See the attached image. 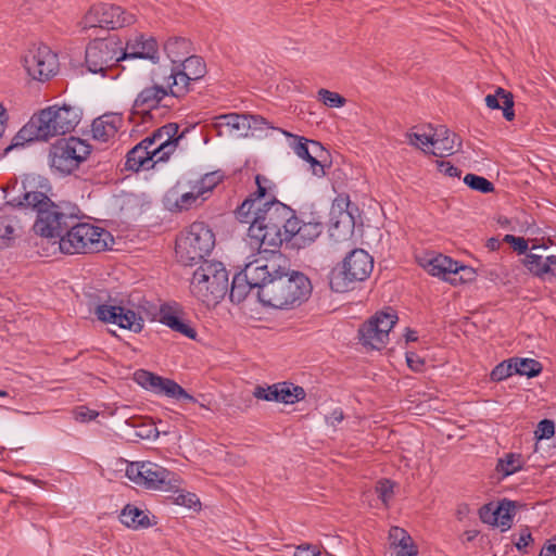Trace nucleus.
<instances>
[{"mask_svg": "<svg viewBox=\"0 0 556 556\" xmlns=\"http://www.w3.org/2000/svg\"><path fill=\"white\" fill-rule=\"evenodd\" d=\"M267 276L260 286L258 300L265 306L290 308L301 305L312 293V283L306 275L274 262L262 264Z\"/></svg>", "mask_w": 556, "mask_h": 556, "instance_id": "1", "label": "nucleus"}, {"mask_svg": "<svg viewBox=\"0 0 556 556\" xmlns=\"http://www.w3.org/2000/svg\"><path fill=\"white\" fill-rule=\"evenodd\" d=\"M295 212L287 204L270 197L257 205L255 216L248 229V242L258 253L279 251Z\"/></svg>", "mask_w": 556, "mask_h": 556, "instance_id": "2", "label": "nucleus"}, {"mask_svg": "<svg viewBox=\"0 0 556 556\" xmlns=\"http://www.w3.org/2000/svg\"><path fill=\"white\" fill-rule=\"evenodd\" d=\"M23 197L24 202H16L15 205H25V214H36L33 228L40 237L59 242L71 224L76 222L75 206L56 204L40 191H26Z\"/></svg>", "mask_w": 556, "mask_h": 556, "instance_id": "3", "label": "nucleus"}, {"mask_svg": "<svg viewBox=\"0 0 556 556\" xmlns=\"http://www.w3.org/2000/svg\"><path fill=\"white\" fill-rule=\"evenodd\" d=\"M228 271L220 262L203 261L193 273L190 289L202 303L216 305L228 291Z\"/></svg>", "mask_w": 556, "mask_h": 556, "instance_id": "4", "label": "nucleus"}, {"mask_svg": "<svg viewBox=\"0 0 556 556\" xmlns=\"http://www.w3.org/2000/svg\"><path fill=\"white\" fill-rule=\"evenodd\" d=\"M111 233L103 228L89 223L80 222L78 215L76 222L71 224L64 236L59 241L60 251L63 254H88L104 251Z\"/></svg>", "mask_w": 556, "mask_h": 556, "instance_id": "5", "label": "nucleus"}, {"mask_svg": "<svg viewBox=\"0 0 556 556\" xmlns=\"http://www.w3.org/2000/svg\"><path fill=\"white\" fill-rule=\"evenodd\" d=\"M374 269V258L363 249H353L329 274V286L334 292L353 290L365 281Z\"/></svg>", "mask_w": 556, "mask_h": 556, "instance_id": "6", "label": "nucleus"}, {"mask_svg": "<svg viewBox=\"0 0 556 556\" xmlns=\"http://www.w3.org/2000/svg\"><path fill=\"white\" fill-rule=\"evenodd\" d=\"M215 247V235L203 222L192 223L185 233L176 240V256L185 266L206 261Z\"/></svg>", "mask_w": 556, "mask_h": 556, "instance_id": "7", "label": "nucleus"}, {"mask_svg": "<svg viewBox=\"0 0 556 556\" xmlns=\"http://www.w3.org/2000/svg\"><path fill=\"white\" fill-rule=\"evenodd\" d=\"M33 117L37 124V134L41 140L47 141L73 131L80 122L81 112L74 105H51L40 110Z\"/></svg>", "mask_w": 556, "mask_h": 556, "instance_id": "8", "label": "nucleus"}, {"mask_svg": "<svg viewBox=\"0 0 556 556\" xmlns=\"http://www.w3.org/2000/svg\"><path fill=\"white\" fill-rule=\"evenodd\" d=\"M122 50L123 43L117 36L94 38L86 47L85 63L88 71L104 75L117 62L125 60Z\"/></svg>", "mask_w": 556, "mask_h": 556, "instance_id": "9", "label": "nucleus"}, {"mask_svg": "<svg viewBox=\"0 0 556 556\" xmlns=\"http://www.w3.org/2000/svg\"><path fill=\"white\" fill-rule=\"evenodd\" d=\"M135 22L136 16L119 5L97 3L90 7L78 26L81 31L96 28L117 29L132 25Z\"/></svg>", "mask_w": 556, "mask_h": 556, "instance_id": "10", "label": "nucleus"}, {"mask_svg": "<svg viewBox=\"0 0 556 556\" xmlns=\"http://www.w3.org/2000/svg\"><path fill=\"white\" fill-rule=\"evenodd\" d=\"M91 152V146L77 137L63 138L52 144L51 167L68 175L79 167Z\"/></svg>", "mask_w": 556, "mask_h": 556, "instance_id": "11", "label": "nucleus"}, {"mask_svg": "<svg viewBox=\"0 0 556 556\" xmlns=\"http://www.w3.org/2000/svg\"><path fill=\"white\" fill-rule=\"evenodd\" d=\"M267 275L266 270H262L260 261L248 264L242 271L236 274L232 278L229 290L230 301L237 304L241 303L253 289H256V295L258 296L260 286Z\"/></svg>", "mask_w": 556, "mask_h": 556, "instance_id": "12", "label": "nucleus"}, {"mask_svg": "<svg viewBox=\"0 0 556 556\" xmlns=\"http://www.w3.org/2000/svg\"><path fill=\"white\" fill-rule=\"evenodd\" d=\"M24 67L33 79L48 80L55 73L56 55L45 45L31 48L24 56Z\"/></svg>", "mask_w": 556, "mask_h": 556, "instance_id": "13", "label": "nucleus"}, {"mask_svg": "<svg viewBox=\"0 0 556 556\" xmlns=\"http://www.w3.org/2000/svg\"><path fill=\"white\" fill-rule=\"evenodd\" d=\"M135 381L146 389L162 393L176 400H185L191 403H198V400L189 394L176 381L163 378L144 369H139L134 375Z\"/></svg>", "mask_w": 556, "mask_h": 556, "instance_id": "14", "label": "nucleus"}, {"mask_svg": "<svg viewBox=\"0 0 556 556\" xmlns=\"http://www.w3.org/2000/svg\"><path fill=\"white\" fill-rule=\"evenodd\" d=\"M103 323H111L136 333L143 329L144 320L139 313L122 305L100 304L94 312Z\"/></svg>", "mask_w": 556, "mask_h": 556, "instance_id": "15", "label": "nucleus"}, {"mask_svg": "<svg viewBox=\"0 0 556 556\" xmlns=\"http://www.w3.org/2000/svg\"><path fill=\"white\" fill-rule=\"evenodd\" d=\"M289 230L283 242L293 249H305L313 244L316 239L323 233L324 226L320 222L308 220L305 222L294 215L290 225Z\"/></svg>", "mask_w": 556, "mask_h": 556, "instance_id": "16", "label": "nucleus"}, {"mask_svg": "<svg viewBox=\"0 0 556 556\" xmlns=\"http://www.w3.org/2000/svg\"><path fill=\"white\" fill-rule=\"evenodd\" d=\"M160 106L169 109L174 106L173 98L165 85H153L142 89L136 97L132 113L148 115Z\"/></svg>", "mask_w": 556, "mask_h": 556, "instance_id": "17", "label": "nucleus"}, {"mask_svg": "<svg viewBox=\"0 0 556 556\" xmlns=\"http://www.w3.org/2000/svg\"><path fill=\"white\" fill-rule=\"evenodd\" d=\"M188 131L189 129L186 128L179 132V125L177 123H167L155 129L152 134L159 143L157 147L154 148L156 162H167Z\"/></svg>", "mask_w": 556, "mask_h": 556, "instance_id": "18", "label": "nucleus"}, {"mask_svg": "<svg viewBox=\"0 0 556 556\" xmlns=\"http://www.w3.org/2000/svg\"><path fill=\"white\" fill-rule=\"evenodd\" d=\"M180 484L181 479L177 473L155 463L146 462L142 486L150 490L172 491L178 490Z\"/></svg>", "mask_w": 556, "mask_h": 556, "instance_id": "19", "label": "nucleus"}, {"mask_svg": "<svg viewBox=\"0 0 556 556\" xmlns=\"http://www.w3.org/2000/svg\"><path fill=\"white\" fill-rule=\"evenodd\" d=\"M16 202H24V197H14L7 200L0 207V249L9 248L15 239V229L18 224L14 211L25 213V205H15Z\"/></svg>", "mask_w": 556, "mask_h": 556, "instance_id": "20", "label": "nucleus"}, {"mask_svg": "<svg viewBox=\"0 0 556 556\" xmlns=\"http://www.w3.org/2000/svg\"><path fill=\"white\" fill-rule=\"evenodd\" d=\"M516 510V502L503 500L497 505L493 503L484 504L479 509V517L482 522L491 526H500L502 531L511 527Z\"/></svg>", "mask_w": 556, "mask_h": 556, "instance_id": "21", "label": "nucleus"}, {"mask_svg": "<svg viewBox=\"0 0 556 556\" xmlns=\"http://www.w3.org/2000/svg\"><path fill=\"white\" fill-rule=\"evenodd\" d=\"M349 195H338L333 201L331 214L333 215L336 210L339 211V216L336 222L332 223L329 231L330 238L334 241H339L341 237L343 239H350L354 232V217L349 211L350 206Z\"/></svg>", "mask_w": 556, "mask_h": 556, "instance_id": "22", "label": "nucleus"}, {"mask_svg": "<svg viewBox=\"0 0 556 556\" xmlns=\"http://www.w3.org/2000/svg\"><path fill=\"white\" fill-rule=\"evenodd\" d=\"M125 59H144L155 62L159 60V47L153 37L146 38L143 35H136L127 40L123 47Z\"/></svg>", "mask_w": 556, "mask_h": 556, "instance_id": "23", "label": "nucleus"}, {"mask_svg": "<svg viewBox=\"0 0 556 556\" xmlns=\"http://www.w3.org/2000/svg\"><path fill=\"white\" fill-rule=\"evenodd\" d=\"M432 147L435 149L432 154L443 157L458 151L462 147V139L446 126L440 125L433 129Z\"/></svg>", "mask_w": 556, "mask_h": 556, "instance_id": "24", "label": "nucleus"}, {"mask_svg": "<svg viewBox=\"0 0 556 556\" xmlns=\"http://www.w3.org/2000/svg\"><path fill=\"white\" fill-rule=\"evenodd\" d=\"M425 268L430 275L441 277L443 280L456 285L457 262L451 257L439 254L428 261Z\"/></svg>", "mask_w": 556, "mask_h": 556, "instance_id": "25", "label": "nucleus"}, {"mask_svg": "<svg viewBox=\"0 0 556 556\" xmlns=\"http://www.w3.org/2000/svg\"><path fill=\"white\" fill-rule=\"evenodd\" d=\"M122 124V117L117 114H104L92 122V137L101 142H108L115 137Z\"/></svg>", "mask_w": 556, "mask_h": 556, "instance_id": "26", "label": "nucleus"}, {"mask_svg": "<svg viewBox=\"0 0 556 556\" xmlns=\"http://www.w3.org/2000/svg\"><path fill=\"white\" fill-rule=\"evenodd\" d=\"M156 155L154 149L148 151L143 146L138 143L126 154L125 168L127 170L139 172L140 169L153 168L156 164Z\"/></svg>", "mask_w": 556, "mask_h": 556, "instance_id": "27", "label": "nucleus"}, {"mask_svg": "<svg viewBox=\"0 0 556 556\" xmlns=\"http://www.w3.org/2000/svg\"><path fill=\"white\" fill-rule=\"evenodd\" d=\"M160 321L189 339H195L197 337V331L178 315L177 309L169 305L161 306Z\"/></svg>", "mask_w": 556, "mask_h": 556, "instance_id": "28", "label": "nucleus"}, {"mask_svg": "<svg viewBox=\"0 0 556 556\" xmlns=\"http://www.w3.org/2000/svg\"><path fill=\"white\" fill-rule=\"evenodd\" d=\"M191 81H194L191 75H187L179 66L173 65L165 86L170 97L174 99L186 96L190 90L189 86Z\"/></svg>", "mask_w": 556, "mask_h": 556, "instance_id": "29", "label": "nucleus"}, {"mask_svg": "<svg viewBox=\"0 0 556 556\" xmlns=\"http://www.w3.org/2000/svg\"><path fill=\"white\" fill-rule=\"evenodd\" d=\"M485 104L492 110H503V116L507 121L515 118L514 96L502 87H497L494 94L485 97Z\"/></svg>", "mask_w": 556, "mask_h": 556, "instance_id": "30", "label": "nucleus"}, {"mask_svg": "<svg viewBox=\"0 0 556 556\" xmlns=\"http://www.w3.org/2000/svg\"><path fill=\"white\" fill-rule=\"evenodd\" d=\"M281 132L286 137L293 138L296 141L293 147L294 152L296 153V155L299 157L305 160L306 162H308L311 164L313 175H315L317 177H323L326 174L325 167L320 163V161H315L312 157L311 152H309V140L304 137L293 135L287 130H281Z\"/></svg>", "mask_w": 556, "mask_h": 556, "instance_id": "31", "label": "nucleus"}, {"mask_svg": "<svg viewBox=\"0 0 556 556\" xmlns=\"http://www.w3.org/2000/svg\"><path fill=\"white\" fill-rule=\"evenodd\" d=\"M525 266L535 276L543 277L551 275L556 278V256L551 255L543 258L540 255L529 253L523 260Z\"/></svg>", "mask_w": 556, "mask_h": 556, "instance_id": "32", "label": "nucleus"}, {"mask_svg": "<svg viewBox=\"0 0 556 556\" xmlns=\"http://www.w3.org/2000/svg\"><path fill=\"white\" fill-rule=\"evenodd\" d=\"M215 119L214 127L218 136L223 135L224 129L228 132L239 131L242 136L248 135L249 125L245 124V121H248L245 114L229 113L216 116Z\"/></svg>", "mask_w": 556, "mask_h": 556, "instance_id": "33", "label": "nucleus"}, {"mask_svg": "<svg viewBox=\"0 0 556 556\" xmlns=\"http://www.w3.org/2000/svg\"><path fill=\"white\" fill-rule=\"evenodd\" d=\"M390 545L397 556H415L418 551L410 535L402 528L392 527L389 532Z\"/></svg>", "mask_w": 556, "mask_h": 556, "instance_id": "34", "label": "nucleus"}, {"mask_svg": "<svg viewBox=\"0 0 556 556\" xmlns=\"http://www.w3.org/2000/svg\"><path fill=\"white\" fill-rule=\"evenodd\" d=\"M378 318H370L359 328V339L364 345H369L372 349L380 350L387 343V338L380 336V329L377 325Z\"/></svg>", "mask_w": 556, "mask_h": 556, "instance_id": "35", "label": "nucleus"}, {"mask_svg": "<svg viewBox=\"0 0 556 556\" xmlns=\"http://www.w3.org/2000/svg\"><path fill=\"white\" fill-rule=\"evenodd\" d=\"M121 521L128 528L139 529L152 526L149 516L135 505L127 504L121 513Z\"/></svg>", "mask_w": 556, "mask_h": 556, "instance_id": "36", "label": "nucleus"}, {"mask_svg": "<svg viewBox=\"0 0 556 556\" xmlns=\"http://www.w3.org/2000/svg\"><path fill=\"white\" fill-rule=\"evenodd\" d=\"M191 50L190 40L184 37H172L164 43V51L170 59L173 65L181 62L182 59L190 54Z\"/></svg>", "mask_w": 556, "mask_h": 556, "instance_id": "37", "label": "nucleus"}, {"mask_svg": "<svg viewBox=\"0 0 556 556\" xmlns=\"http://www.w3.org/2000/svg\"><path fill=\"white\" fill-rule=\"evenodd\" d=\"M126 425L134 428V432L130 434L132 440L138 439H155L159 435L156 427L141 416H134L126 420Z\"/></svg>", "mask_w": 556, "mask_h": 556, "instance_id": "38", "label": "nucleus"}, {"mask_svg": "<svg viewBox=\"0 0 556 556\" xmlns=\"http://www.w3.org/2000/svg\"><path fill=\"white\" fill-rule=\"evenodd\" d=\"M37 124L34 117L14 136L11 144H9L4 152L8 153L14 148L23 147L25 143H30L35 140H41L39 134H37Z\"/></svg>", "mask_w": 556, "mask_h": 556, "instance_id": "39", "label": "nucleus"}, {"mask_svg": "<svg viewBox=\"0 0 556 556\" xmlns=\"http://www.w3.org/2000/svg\"><path fill=\"white\" fill-rule=\"evenodd\" d=\"M279 392V402L283 404H294L305 399L306 392L300 387L292 382L283 381L276 383Z\"/></svg>", "mask_w": 556, "mask_h": 556, "instance_id": "40", "label": "nucleus"}, {"mask_svg": "<svg viewBox=\"0 0 556 556\" xmlns=\"http://www.w3.org/2000/svg\"><path fill=\"white\" fill-rule=\"evenodd\" d=\"M175 65L179 66L187 75H191L193 80L201 79L206 73L205 62L199 55H188Z\"/></svg>", "mask_w": 556, "mask_h": 556, "instance_id": "41", "label": "nucleus"}, {"mask_svg": "<svg viewBox=\"0 0 556 556\" xmlns=\"http://www.w3.org/2000/svg\"><path fill=\"white\" fill-rule=\"evenodd\" d=\"M523 467L522 457L520 454L508 453L504 457L500 458L496 464V471L506 478Z\"/></svg>", "mask_w": 556, "mask_h": 556, "instance_id": "42", "label": "nucleus"}, {"mask_svg": "<svg viewBox=\"0 0 556 556\" xmlns=\"http://www.w3.org/2000/svg\"><path fill=\"white\" fill-rule=\"evenodd\" d=\"M514 374L533 378L540 375L543 367L542 364L532 358H513Z\"/></svg>", "mask_w": 556, "mask_h": 556, "instance_id": "43", "label": "nucleus"}, {"mask_svg": "<svg viewBox=\"0 0 556 556\" xmlns=\"http://www.w3.org/2000/svg\"><path fill=\"white\" fill-rule=\"evenodd\" d=\"M256 208H257V206H256V203L254 202V198L248 197L241 203V205H239L237 207V210L235 211L236 218L240 223H244V224H250L251 225V223L253 220V217L255 216Z\"/></svg>", "mask_w": 556, "mask_h": 556, "instance_id": "44", "label": "nucleus"}, {"mask_svg": "<svg viewBox=\"0 0 556 556\" xmlns=\"http://www.w3.org/2000/svg\"><path fill=\"white\" fill-rule=\"evenodd\" d=\"M464 182L472 190L481 193H491L494 191V185L489 179L475 174H467Z\"/></svg>", "mask_w": 556, "mask_h": 556, "instance_id": "45", "label": "nucleus"}, {"mask_svg": "<svg viewBox=\"0 0 556 556\" xmlns=\"http://www.w3.org/2000/svg\"><path fill=\"white\" fill-rule=\"evenodd\" d=\"M202 197L201 191L193 188L192 191L181 194L180 198L176 200L175 205L179 211H187L194 205L201 204L205 200V198Z\"/></svg>", "mask_w": 556, "mask_h": 556, "instance_id": "46", "label": "nucleus"}, {"mask_svg": "<svg viewBox=\"0 0 556 556\" xmlns=\"http://www.w3.org/2000/svg\"><path fill=\"white\" fill-rule=\"evenodd\" d=\"M265 182H269V179L263 175L255 176L256 191L251 193L249 197L254 198V202L258 205H262L263 202L267 201L270 197H275L270 193L271 186H264Z\"/></svg>", "mask_w": 556, "mask_h": 556, "instance_id": "47", "label": "nucleus"}, {"mask_svg": "<svg viewBox=\"0 0 556 556\" xmlns=\"http://www.w3.org/2000/svg\"><path fill=\"white\" fill-rule=\"evenodd\" d=\"M371 318H378L377 325L380 329V336L389 338V332L397 321V316L395 313H386V312H379L376 313L375 316Z\"/></svg>", "mask_w": 556, "mask_h": 556, "instance_id": "48", "label": "nucleus"}, {"mask_svg": "<svg viewBox=\"0 0 556 556\" xmlns=\"http://www.w3.org/2000/svg\"><path fill=\"white\" fill-rule=\"evenodd\" d=\"M222 180L223 175L219 172H212L205 174L201 180L197 182L194 189H199L204 195L205 193L211 192Z\"/></svg>", "mask_w": 556, "mask_h": 556, "instance_id": "49", "label": "nucleus"}, {"mask_svg": "<svg viewBox=\"0 0 556 556\" xmlns=\"http://www.w3.org/2000/svg\"><path fill=\"white\" fill-rule=\"evenodd\" d=\"M318 100L329 108H341L346 102V99L338 92L324 88L318 90Z\"/></svg>", "mask_w": 556, "mask_h": 556, "instance_id": "50", "label": "nucleus"}, {"mask_svg": "<svg viewBox=\"0 0 556 556\" xmlns=\"http://www.w3.org/2000/svg\"><path fill=\"white\" fill-rule=\"evenodd\" d=\"M253 396L257 400L267 402H279V392L276 383L271 386H256L253 391Z\"/></svg>", "mask_w": 556, "mask_h": 556, "instance_id": "51", "label": "nucleus"}, {"mask_svg": "<svg viewBox=\"0 0 556 556\" xmlns=\"http://www.w3.org/2000/svg\"><path fill=\"white\" fill-rule=\"evenodd\" d=\"M511 375H514L513 358L504 361L496 365L491 371L490 377L491 380L493 381H502L510 377Z\"/></svg>", "mask_w": 556, "mask_h": 556, "instance_id": "52", "label": "nucleus"}, {"mask_svg": "<svg viewBox=\"0 0 556 556\" xmlns=\"http://www.w3.org/2000/svg\"><path fill=\"white\" fill-rule=\"evenodd\" d=\"M146 472V462L130 463L126 468V476L135 483L142 485L143 475Z\"/></svg>", "mask_w": 556, "mask_h": 556, "instance_id": "53", "label": "nucleus"}, {"mask_svg": "<svg viewBox=\"0 0 556 556\" xmlns=\"http://www.w3.org/2000/svg\"><path fill=\"white\" fill-rule=\"evenodd\" d=\"M393 488L394 484L388 479L380 480L376 485V492L378 494V497L383 502V504H388L389 501L393 496Z\"/></svg>", "mask_w": 556, "mask_h": 556, "instance_id": "54", "label": "nucleus"}, {"mask_svg": "<svg viewBox=\"0 0 556 556\" xmlns=\"http://www.w3.org/2000/svg\"><path fill=\"white\" fill-rule=\"evenodd\" d=\"M555 434V424L551 419H543L539 422L535 430L538 440L551 439Z\"/></svg>", "mask_w": 556, "mask_h": 556, "instance_id": "55", "label": "nucleus"}, {"mask_svg": "<svg viewBox=\"0 0 556 556\" xmlns=\"http://www.w3.org/2000/svg\"><path fill=\"white\" fill-rule=\"evenodd\" d=\"M408 142L416 148L422 149V146H432L433 142V132L432 134H416L409 132L407 134Z\"/></svg>", "mask_w": 556, "mask_h": 556, "instance_id": "56", "label": "nucleus"}, {"mask_svg": "<svg viewBox=\"0 0 556 556\" xmlns=\"http://www.w3.org/2000/svg\"><path fill=\"white\" fill-rule=\"evenodd\" d=\"M73 413H74L75 419L80 422L94 420L99 416V413L97 410L89 409L87 406H84V405L77 406L73 410Z\"/></svg>", "mask_w": 556, "mask_h": 556, "instance_id": "57", "label": "nucleus"}, {"mask_svg": "<svg viewBox=\"0 0 556 556\" xmlns=\"http://www.w3.org/2000/svg\"><path fill=\"white\" fill-rule=\"evenodd\" d=\"M504 241L511 244L513 249L520 254H523L528 250V242L522 237H515L513 235H506Z\"/></svg>", "mask_w": 556, "mask_h": 556, "instance_id": "58", "label": "nucleus"}, {"mask_svg": "<svg viewBox=\"0 0 556 556\" xmlns=\"http://www.w3.org/2000/svg\"><path fill=\"white\" fill-rule=\"evenodd\" d=\"M533 543V538H532V534L529 530L528 527H525L520 534H519V539L517 542H515V546L517 547V549L519 552H523V553H527L526 551V547H528L529 545H531Z\"/></svg>", "mask_w": 556, "mask_h": 556, "instance_id": "59", "label": "nucleus"}, {"mask_svg": "<svg viewBox=\"0 0 556 556\" xmlns=\"http://www.w3.org/2000/svg\"><path fill=\"white\" fill-rule=\"evenodd\" d=\"M438 168L440 173L444 174L445 176L453 177V178H459L462 170L454 166L452 163L447 161H438Z\"/></svg>", "mask_w": 556, "mask_h": 556, "instance_id": "60", "label": "nucleus"}, {"mask_svg": "<svg viewBox=\"0 0 556 556\" xmlns=\"http://www.w3.org/2000/svg\"><path fill=\"white\" fill-rule=\"evenodd\" d=\"M245 118L248 119V121H245V124L249 125V130L250 129L262 130L265 127H269L268 122L266 121V118H264L261 115L245 114Z\"/></svg>", "mask_w": 556, "mask_h": 556, "instance_id": "61", "label": "nucleus"}, {"mask_svg": "<svg viewBox=\"0 0 556 556\" xmlns=\"http://www.w3.org/2000/svg\"><path fill=\"white\" fill-rule=\"evenodd\" d=\"M457 275H459V277H456V285L472 281L476 277V271L469 266L459 265L457 263Z\"/></svg>", "mask_w": 556, "mask_h": 556, "instance_id": "62", "label": "nucleus"}, {"mask_svg": "<svg viewBox=\"0 0 556 556\" xmlns=\"http://www.w3.org/2000/svg\"><path fill=\"white\" fill-rule=\"evenodd\" d=\"M320 554L318 546L304 544L296 547L293 556H320Z\"/></svg>", "mask_w": 556, "mask_h": 556, "instance_id": "63", "label": "nucleus"}, {"mask_svg": "<svg viewBox=\"0 0 556 556\" xmlns=\"http://www.w3.org/2000/svg\"><path fill=\"white\" fill-rule=\"evenodd\" d=\"M309 152L312 157L315 161H320V163L323 162V157L327 154L321 143L315 140H309Z\"/></svg>", "mask_w": 556, "mask_h": 556, "instance_id": "64", "label": "nucleus"}]
</instances>
